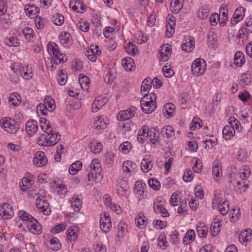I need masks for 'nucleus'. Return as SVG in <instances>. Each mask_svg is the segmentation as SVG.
<instances>
[{"mask_svg": "<svg viewBox=\"0 0 252 252\" xmlns=\"http://www.w3.org/2000/svg\"><path fill=\"white\" fill-rule=\"evenodd\" d=\"M19 216L24 221L31 232L37 235L41 233V225L31 215L25 211H21L19 213Z\"/></svg>", "mask_w": 252, "mask_h": 252, "instance_id": "1", "label": "nucleus"}, {"mask_svg": "<svg viewBox=\"0 0 252 252\" xmlns=\"http://www.w3.org/2000/svg\"><path fill=\"white\" fill-rule=\"evenodd\" d=\"M213 208H218L220 213L225 215L229 210V202L225 199H223L221 195L218 192H214V198L212 201Z\"/></svg>", "mask_w": 252, "mask_h": 252, "instance_id": "2", "label": "nucleus"}, {"mask_svg": "<svg viewBox=\"0 0 252 252\" xmlns=\"http://www.w3.org/2000/svg\"><path fill=\"white\" fill-rule=\"evenodd\" d=\"M2 129L10 134H15L19 129V123L10 117H5L0 120Z\"/></svg>", "mask_w": 252, "mask_h": 252, "instance_id": "3", "label": "nucleus"}, {"mask_svg": "<svg viewBox=\"0 0 252 252\" xmlns=\"http://www.w3.org/2000/svg\"><path fill=\"white\" fill-rule=\"evenodd\" d=\"M49 53L55 58L56 63L65 62L67 60L66 55L61 53L57 44L54 42H50L47 46Z\"/></svg>", "mask_w": 252, "mask_h": 252, "instance_id": "4", "label": "nucleus"}, {"mask_svg": "<svg viewBox=\"0 0 252 252\" xmlns=\"http://www.w3.org/2000/svg\"><path fill=\"white\" fill-rule=\"evenodd\" d=\"M101 172L102 167L99 160L98 159H93L91 163L90 173L88 175V181H97L102 177V175L101 174Z\"/></svg>", "mask_w": 252, "mask_h": 252, "instance_id": "5", "label": "nucleus"}, {"mask_svg": "<svg viewBox=\"0 0 252 252\" xmlns=\"http://www.w3.org/2000/svg\"><path fill=\"white\" fill-rule=\"evenodd\" d=\"M44 103L39 104L37 107V111L43 115H46L48 111L52 112L55 108V102L51 96H47L45 97Z\"/></svg>", "mask_w": 252, "mask_h": 252, "instance_id": "6", "label": "nucleus"}, {"mask_svg": "<svg viewBox=\"0 0 252 252\" xmlns=\"http://www.w3.org/2000/svg\"><path fill=\"white\" fill-rule=\"evenodd\" d=\"M205 70L206 63L205 61L201 58L195 59L191 65L192 73L197 76H199L203 75Z\"/></svg>", "mask_w": 252, "mask_h": 252, "instance_id": "7", "label": "nucleus"}, {"mask_svg": "<svg viewBox=\"0 0 252 252\" xmlns=\"http://www.w3.org/2000/svg\"><path fill=\"white\" fill-rule=\"evenodd\" d=\"M36 206L39 211L42 212L45 215L50 214V210H48L49 204L46 200L45 195H40L36 200Z\"/></svg>", "mask_w": 252, "mask_h": 252, "instance_id": "8", "label": "nucleus"}, {"mask_svg": "<svg viewBox=\"0 0 252 252\" xmlns=\"http://www.w3.org/2000/svg\"><path fill=\"white\" fill-rule=\"evenodd\" d=\"M112 227L111 220L109 214L108 212H104L100 215V227L103 232H108Z\"/></svg>", "mask_w": 252, "mask_h": 252, "instance_id": "9", "label": "nucleus"}, {"mask_svg": "<svg viewBox=\"0 0 252 252\" xmlns=\"http://www.w3.org/2000/svg\"><path fill=\"white\" fill-rule=\"evenodd\" d=\"M33 162L38 167H42L47 165V158L45 154L41 151H37L33 158Z\"/></svg>", "mask_w": 252, "mask_h": 252, "instance_id": "10", "label": "nucleus"}, {"mask_svg": "<svg viewBox=\"0 0 252 252\" xmlns=\"http://www.w3.org/2000/svg\"><path fill=\"white\" fill-rule=\"evenodd\" d=\"M171 46L169 44H166L162 45L159 52L160 61H167L171 56Z\"/></svg>", "mask_w": 252, "mask_h": 252, "instance_id": "11", "label": "nucleus"}, {"mask_svg": "<svg viewBox=\"0 0 252 252\" xmlns=\"http://www.w3.org/2000/svg\"><path fill=\"white\" fill-rule=\"evenodd\" d=\"M0 215L5 219H9L14 215L12 206L7 203H4L0 206Z\"/></svg>", "mask_w": 252, "mask_h": 252, "instance_id": "12", "label": "nucleus"}, {"mask_svg": "<svg viewBox=\"0 0 252 252\" xmlns=\"http://www.w3.org/2000/svg\"><path fill=\"white\" fill-rule=\"evenodd\" d=\"M135 112V108L133 107H131L127 110L121 111L117 114V119L121 121L127 120L134 116Z\"/></svg>", "mask_w": 252, "mask_h": 252, "instance_id": "13", "label": "nucleus"}, {"mask_svg": "<svg viewBox=\"0 0 252 252\" xmlns=\"http://www.w3.org/2000/svg\"><path fill=\"white\" fill-rule=\"evenodd\" d=\"M230 182L234 186L235 190L239 193H241L243 191H245L246 188L248 186L247 181L244 180L239 181L238 180H235L234 179L232 180V178H231Z\"/></svg>", "mask_w": 252, "mask_h": 252, "instance_id": "14", "label": "nucleus"}, {"mask_svg": "<svg viewBox=\"0 0 252 252\" xmlns=\"http://www.w3.org/2000/svg\"><path fill=\"white\" fill-rule=\"evenodd\" d=\"M59 38L61 44L64 47L68 48L72 43V37L71 34L67 32H63L61 33Z\"/></svg>", "mask_w": 252, "mask_h": 252, "instance_id": "15", "label": "nucleus"}, {"mask_svg": "<svg viewBox=\"0 0 252 252\" xmlns=\"http://www.w3.org/2000/svg\"><path fill=\"white\" fill-rule=\"evenodd\" d=\"M69 7L78 13H83L86 10L85 5L79 0H71L69 2Z\"/></svg>", "mask_w": 252, "mask_h": 252, "instance_id": "16", "label": "nucleus"}, {"mask_svg": "<svg viewBox=\"0 0 252 252\" xmlns=\"http://www.w3.org/2000/svg\"><path fill=\"white\" fill-rule=\"evenodd\" d=\"M24 10L26 14L31 19H33L37 16L39 12V8L33 5L26 4L24 6Z\"/></svg>", "mask_w": 252, "mask_h": 252, "instance_id": "17", "label": "nucleus"}, {"mask_svg": "<svg viewBox=\"0 0 252 252\" xmlns=\"http://www.w3.org/2000/svg\"><path fill=\"white\" fill-rule=\"evenodd\" d=\"M107 101L106 97L98 96L94 101L92 109L93 112H96L99 110Z\"/></svg>", "mask_w": 252, "mask_h": 252, "instance_id": "18", "label": "nucleus"}, {"mask_svg": "<svg viewBox=\"0 0 252 252\" xmlns=\"http://www.w3.org/2000/svg\"><path fill=\"white\" fill-rule=\"evenodd\" d=\"M26 129L29 135H33L38 129L37 122L34 120L29 121L26 124Z\"/></svg>", "mask_w": 252, "mask_h": 252, "instance_id": "19", "label": "nucleus"}, {"mask_svg": "<svg viewBox=\"0 0 252 252\" xmlns=\"http://www.w3.org/2000/svg\"><path fill=\"white\" fill-rule=\"evenodd\" d=\"M140 105L143 112L146 114L152 113L155 110L157 107L156 101L152 102L151 103L149 101H147L143 102V104L140 103Z\"/></svg>", "mask_w": 252, "mask_h": 252, "instance_id": "20", "label": "nucleus"}, {"mask_svg": "<svg viewBox=\"0 0 252 252\" xmlns=\"http://www.w3.org/2000/svg\"><path fill=\"white\" fill-rule=\"evenodd\" d=\"M244 11L245 9L242 7L235 10L233 14V18L231 19L232 24H236L238 22L243 19L245 14Z\"/></svg>", "mask_w": 252, "mask_h": 252, "instance_id": "21", "label": "nucleus"}, {"mask_svg": "<svg viewBox=\"0 0 252 252\" xmlns=\"http://www.w3.org/2000/svg\"><path fill=\"white\" fill-rule=\"evenodd\" d=\"M223 138L226 140L231 139L235 134V130L233 126H226L222 129Z\"/></svg>", "mask_w": 252, "mask_h": 252, "instance_id": "22", "label": "nucleus"}, {"mask_svg": "<svg viewBox=\"0 0 252 252\" xmlns=\"http://www.w3.org/2000/svg\"><path fill=\"white\" fill-rule=\"evenodd\" d=\"M149 135V127L147 126L142 127V130L139 131L137 135V140L140 143H143L148 138Z\"/></svg>", "mask_w": 252, "mask_h": 252, "instance_id": "23", "label": "nucleus"}, {"mask_svg": "<svg viewBox=\"0 0 252 252\" xmlns=\"http://www.w3.org/2000/svg\"><path fill=\"white\" fill-rule=\"evenodd\" d=\"M105 121L104 118L101 116L97 117L94 119V122L93 123L94 126L98 130L105 129L108 123Z\"/></svg>", "mask_w": 252, "mask_h": 252, "instance_id": "24", "label": "nucleus"}, {"mask_svg": "<svg viewBox=\"0 0 252 252\" xmlns=\"http://www.w3.org/2000/svg\"><path fill=\"white\" fill-rule=\"evenodd\" d=\"M81 195H74L70 201L71 206L74 210L78 212L82 207V201L80 198Z\"/></svg>", "mask_w": 252, "mask_h": 252, "instance_id": "25", "label": "nucleus"}, {"mask_svg": "<svg viewBox=\"0 0 252 252\" xmlns=\"http://www.w3.org/2000/svg\"><path fill=\"white\" fill-rule=\"evenodd\" d=\"M195 46V41L192 36H189L186 42L182 45V49L183 51L189 52H191Z\"/></svg>", "mask_w": 252, "mask_h": 252, "instance_id": "26", "label": "nucleus"}, {"mask_svg": "<svg viewBox=\"0 0 252 252\" xmlns=\"http://www.w3.org/2000/svg\"><path fill=\"white\" fill-rule=\"evenodd\" d=\"M48 135L50 146L56 144L61 139V135L52 129L51 132H46Z\"/></svg>", "mask_w": 252, "mask_h": 252, "instance_id": "27", "label": "nucleus"}, {"mask_svg": "<svg viewBox=\"0 0 252 252\" xmlns=\"http://www.w3.org/2000/svg\"><path fill=\"white\" fill-rule=\"evenodd\" d=\"M78 230V227L75 225L71 226L68 228L66 231V235L69 241H74L77 238V232Z\"/></svg>", "mask_w": 252, "mask_h": 252, "instance_id": "28", "label": "nucleus"}, {"mask_svg": "<svg viewBox=\"0 0 252 252\" xmlns=\"http://www.w3.org/2000/svg\"><path fill=\"white\" fill-rule=\"evenodd\" d=\"M33 180L32 178H23L19 183V186L23 191L27 190L33 184Z\"/></svg>", "mask_w": 252, "mask_h": 252, "instance_id": "29", "label": "nucleus"}, {"mask_svg": "<svg viewBox=\"0 0 252 252\" xmlns=\"http://www.w3.org/2000/svg\"><path fill=\"white\" fill-rule=\"evenodd\" d=\"M144 214L140 212L135 218V224L139 228H144L147 223V219H145Z\"/></svg>", "mask_w": 252, "mask_h": 252, "instance_id": "30", "label": "nucleus"}, {"mask_svg": "<svg viewBox=\"0 0 252 252\" xmlns=\"http://www.w3.org/2000/svg\"><path fill=\"white\" fill-rule=\"evenodd\" d=\"M134 63L133 60L130 57H127L122 60V65L123 68L127 71H131L134 69Z\"/></svg>", "mask_w": 252, "mask_h": 252, "instance_id": "31", "label": "nucleus"}, {"mask_svg": "<svg viewBox=\"0 0 252 252\" xmlns=\"http://www.w3.org/2000/svg\"><path fill=\"white\" fill-rule=\"evenodd\" d=\"M163 113L167 118L172 117L175 113V106L172 103H166L163 107Z\"/></svg>", "mask_w": 252, "mask_h": 252, "instance_id": "32", "label": "nucleus"}, {"mask_svg": "<svg viewBox=\"0 0 252 252\" xmlns=\"http://www.w3.org/2000/svg\"><path fill=\"white\" fill-rule=\"evenodd\" d=\"M184 2V0H172L170 4L172 12L176 14L179 13L183 6Z\"/></svg>", "mask_w": 252, "mask_h": 252, "instance_id": "33", "label": "nucleus"}, {"mask_svg": "<svg viewBox=\"0 0 252 252\" xmlns=\"http://www.w3.org/2000/svg\"><path fill=\"white\" fill-rule=\"evenodd\" d=\"M234 64L237 66H242L245 63V56L243 53L240 51H237L236 52L234 55Z\"/></svg>", "mask_w": 252, "mask_h": 252, "instance_id": "34", "label": "nucleus"}, {"mask_svg": "<svg viewBox=\"0 0 252 252\" xmlns=\"http://www.w3.org/2000/svg\"><path fill=\"white\" fill-rule=\"evenodd\" d=\"M89 148L91 152L94 154H97L101 151L103 146L100 142L94 140L89 143Z\"/></svg>", "mask_w": 252, "mask_h": 252, "instance_id": "35", "label": "nucleus"}, {"mask_svg": "<svg viewBox=\"0 0 252 252\" xmlns=\"http://www.w3.org/2000/svg\"><path fill=\"white\" fill-rule=\"evenodd\" d=\"M136 167V164L131 161H125L122 165V169L126 173H130L135 171Z\"/></svg>", "mask_w": 252, "mask_h": 252, "instance_id": "36", "label": "nucleus"}, {"mask_svg": "<svg viewBox=\"0 0 252 252\" xmlns=\"http://www.w3.org/2000/svg\"><path fill=\"white\" fill-rule=\"evenodd\" d=\"M195 237V234L194 230L192 229L188 230L183 238L184 244H189L194 240Z\"/></svg>", "mask_w": 252, "mask_h": 252, "instance_id": "37", "label": "nucleus"}, {"mask_svg": "<svg viewBox=\"0 0 252 252\" xmlns=\"http://www.w3.org/2000/svg\"><path fill=\"white\" fill-rule=\"evenodd\" d=\"M212 173L216 177H218L222 174L221 163L218 160L213 162Z\"/></svg>", "mask_w": 252, "mask_h": 252, "instance_id": "38", "label": "nucleus"}, {"mask_svg": "<svg viewBox=\"0 0 252 252\" xmlns=\"http://www.w3.org/2000/svg\"><path fill=\"white\" fill-rule=\"evenodd\" d=\"M21 96L17 93H13L10 94L9 97V103L10 105L17 106L20 103Z\"/></svg>", "mask_w": 252, "mask_h": 252, "instance_id": "39", "label": "nucleus"}, {"mask_svg": "<svg viewBox=\"0 0 252 252\" xmlns=\"http://www.w3.org/2000/svg\"><path fill=\"white\" fill-rule=\"evenodd\" d=\"M79 83L83 89L87 90L90 84V79L83 74H80L79 77Z\"/></svg>", "mask_w": 252, "mask_h": 252, "instance_id": "40", "label": "nucleus"}, {"mask_svg": "<svg viewBox=\"0 0 252 252\" xmlns=\"http://www.w3.org/2000/svg\"><path fill=\"white\" fill-rule=\"evenodd\" d=\"M143 96L140 100V103H143V102H146L147 101H149L150 102H155L156 101V98L157 97V95L155 93H151L149 94L147 93H143Z\"/></svg>", "mask_w": 252, "mask_h": 252, "instance_id": "41", "label": "nucleus"}, {"mask_svg": "<svg viewBox=\"0 0 252 252\" xmlns=\"http://www.w3.org/2000/svg\"><path fill=\"white\" fill-rule=\"evenodd\" d=\"M153 163L151 160L143 158L141 163V168L142 171L147 173L153 167Z\"/></svg>", "mask_w": 252, "mask_h": 252, "instance_id": "42", "label": "nucleus"}, {"mask_svg": "<svg viewBox=\"0 0 252 252\" xmlns=\"http://www.w3.org/2000/svg\"><path fill=\"white\" fill-rule=\"evenodd\" d=\"M161 133L166 138H170L175 134V130L171 126H165L161 129Z\"/></svg>", "mask_w": 252, "mask_h": 252, "instance_id": "43", "label": "nucleus"}, {"mask_svg": "<svg viewBox=\"0 0 252 252\" xmlns=\"http://www.w3.org/2000/svg\"><path fill=\"white\" fill-rule=\"evenodd\" d=\"M152 87V79L150 77L146 78L143 81L141 87L142 93H147Z\"/></svg>", "mask_w": 252, "mask_h": 252, "instance_id": "44", "label": "nucleus"}, {"mask_svg": "<svg viewBox=\"0 0 252 252\" xmlns=\"http://www.w3.org/2000/svg\"><path fill=\"white\" fill-rule=\"evenodd\" d=\"M26 40L29 41H33L34 40V32L33 30L29 27H26L22 31Z\"/></svg>", "mask_w": 252, "mask_h": 252, "instance_id": "45", "label": "nucleus"}, {"mask_svg": "<svg viewBox=\"0 0 252 252\" xmlns=\"http://www.w3.org/2000/svg\"><path fill=\"white\" fill-rule=\"evenodd\" d=\"M40 127L45 132H51L52 128L50 125L49 122L44 118H40Z\"/></svg>", "mask_w": 252, "mask_h": 252, "instance_id": "46", "label": "nucleus"}, {"mask_svg": "<svg viewBox=\"0 0 252 252\" xmlns=\"http://www.w3.org/2000/svg\"><path fill=\"white\" fill-rule=\"evenodd\" d=\"M82 167V163L80 161H76L71 165L69 169V173L71 175L76 174Z\"/></svg>", "mask_w": 252, "mask_h": 252, "instance_id": "47", "label": "nucleus"}, {"mask_svg": "<svg viewBox=\"0 0 252 252\" xmlns=\"http://www.w3.org/2000/svg\"><path fill=\"white\" fill-rule=\"evenodd\" d=\"M158 246L162 249H165L168 246L166 236L164 232H162L158 237Z\"/></svg>", "mask_w": 252, "mask_h": 252, "instance_id": "48", "label": "nucleus"}, {"mask_svg": "<svg viewBox=\"0 0 252 252\" xmlns=\"http://www.w3.org/2000/svg\"><path fill=\"white\" fill-rule=\"evenodd\" d=\"M252 230L251 229H246L241 232L239 235V240L243 242H248L252 238Z\"/></svg>", "mask_w": 252, "mask_h": 252, "instance_id": "49", "label": "nucleus"}, {"mask_svg": "<svg viewBox=\"0 0 252 252\" xmlns=\"http://www.w3.org/2000/svg\"><path fill=\"white\" fill-rule=\"evenodd\" d=\"M127 225L124 222H120L118 226V231L117 234L118 238H122L127 232Z\"/></svg>", "mask_w": 252, "mask_h": 252, "instance_id": "50", "label": "nucleus"}, {"mask_svg": "<svg viewBox=\"0 0 252 252\" xmlns=\"http://www.w3.org/2000/svg\"><path fill=\"white\" fill-rule=\"evenodd\" d=\"M146 188V184L142 181H138L136 182L135 189L137 194H139L140 195L143 196Z\"/></svg>", "mask_w": 252, "mask_h": 252, "instance_id": "51", "label": "nucleus"}, {"mask_svg": "<svg viewBox=\"0 0 252 252\" xmlns=\"http://www.w3.org/2000/svg\"><path fill=\"white\" fill-rule=\"evenodd\" d=\"M11 68L17 75H21L24 71V67L19 63H14Z\"/></svg>", "mask_w": 252, "mask_h": 252, "instance_id": "52", "label": "nucleus"}, {"mask_svg": "<svg viewBox=\"0 0 252 252\" xmlns=\"http://www.w3.org/2000/svg\"><path fill=\"white\" fill-rule=\"evenodd\" d=\"M126 52L129 54L135 55L138 50L136 46L131 42H129L125 47Z\"/></svg>", "mask_w": 252, "mask_h": 252, "instance_id": "53", "label": "nucleus"}, {"mask_svg": "<svg viewBox=\"0 0 252 252\" xmlns=\"http://www.w3.org/2000/svg\"><path fill=\"white\" fill-rule=\"evenodd\" d=\"M52 19L54 24L57 26H61L64 21L63 16L60 13L54 14Z\"/></svg>", "mask_w": 252, "mask_h": 252, "instance_id": "54", "label": "nucleus"}, {"mask_svg": "<svg viewBox=\"0 0 252 252\" xmlns=\"http://www.w3.org/2000/svg\"><path fill=\"white\" fill-rule=\"evenodd\" d=\"M37 143L42 146H50L48 134H47V135L42 134L38 137L37 139Z\"/></svg>", "mask_w": 252, "mask_h": 252, "instance_id": "55", "label": "nucleus"}, {"mask_svg": "<svg viewBox=\"0 0 252 252\" xmlns=\"http://www.w3.org/2000/svg\"><path fill=\"white\" fill-rule=\"evenodd\" d=\"M175 26V22H174V20H171V22H167L166 24V35L168 37L171 36L173 34Z\"/></svg>", "mask_w": 252, "mask_h": 252, "instance_id": "56", "label": "nucleus"}, {"mask_svg": "<svg viewBox=\"0 0 252 252\" xmlns=\"http://www.w3.org/2000/svg\"><path fill=\"white\" fill-rule=\"evenodd\" d=\"M155 132L156 130L154 129H149V135L148 138H149L150 141L153 144L156 143L158 140V134Z\"/></svg>", "mask_w": 252, "mask_h": 252, "instance_id": "57", "label": "nucleus"}, {"mask_svg": "<svg viewBox=\"0 0 252 252\" xmlns=\"http://www.w3.org/2000/svg\"><path fill=\"white\" fill-rule=\"evenodd\" d=\"M221 225L211 223L210 227V233L213 236H217L220 232Z\"/></svg>", "mask_w": 252, "mask_h": 252, "instance_id": "58", "label": "nucleus"}, {"mask_svg": "<svg viewBox=\"0 0 252 252\" xmlns=\"http://www.w3.org/2000/svg\"><path fill=\"white\" fill-rule=\"evenodd\" d=\"M248 153L246 150L240 149L238 151L237 155V159L241 161H245L247 160Z\"/></svg>", "mask_w": 252, "mask_h": 252, "instance_id": "59", "label": "nucleus"}, {"mask_svg": "<svg viewBox=\"0 0 252 252\" xmlns=\"http://www.w3.org/2000/svg\"><path fill=\"white\" fill-rule=\"evenodd\" d=\"M50 248L54 251L58 250L61 248V244L57 238H53L50 241Z\"/></svg>", "mask_w": 252, "mask_h": 252, "instance_id": "60", "label": "nucleus"}, {"mask_svg": "<svg viewBox=\"0 0 252 252\" xmlns=\"http://www.w3.org/2000/svg\"><path fill=\"white\" fill-rule=\"evenodd\" d=\"M67 225L65 223H61L56 225L51 230L52 234H56L61 232L66 228Z\"/></svg>", "mask_w": 252, "mask_h": 252, "instance_id": "61", "label": "nucleus"}, {"mask_svg": "<svg viewBox=\"0 0 252 252\" xmlns=\"http://www.w3.org/2000/svg\"><path fill=\"white\" fill-rule=\"evenodd\" d=\"M149 186L155 190H158L160 187V184L157 179H150L148 181Z\"/></svg>", "mask_w": 252, "mask_h": 252, "instance_id": "62", "label": "nucleus"}, {"mask_svg": "<svg viewBox=\"0 0 252 252\" xmlns=\"http://www.w3.org/2000/svg\"><path fill=\"white\" fill-rule=\"evenodd\" d=\"M5 43L9 46H17L19 45L18 39L17 37H11L6 38L4 40Z\"/></svg>", "mask_w": 252, "mask_h": 252, "instance_id": "63", "label": "nucleus"}, {"mask_svg": "<svg viewBox=\"0 0 252 252\" xmlns=\"http://www.w3.org/2000/svg\"><path fill=\"white\" fill-rule=\"evenodd\" d=\"M120 148L123 153L127 154L131 148V144L129 142H125L120 145Z\"/></svg>", "mask_w": 252, "mask_h": 252, "instance_id": "64", "label": "nucleus"}]
</instances>
